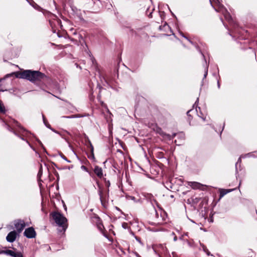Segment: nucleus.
<instances>
[{"mask_svg": "<svg viewBox=\"0 0 257 257\" xmlns=\"http://www.w3.org/2000/svg\"><path fill=\"white\" fill-rule=\"evenodd\" d=\"M13 75H15L17 78L26 79L32 82L40 80L45 77V75L40 71L27 70L23 72H16L7 74L5 77H8Z\"/></svg>", "mask_w": 257, "mask_h": 257, "instance_id": "obj_1", "label": "nucleus"}, {"mask_svg": "<svg viewBox=\"0 0 257 257\" xmlns=\"http://www.w3.org/2000/svg\"><path fill=\"white\" fill-rule=\"evenodd\" d=\"M52 217L58 226L62 228V230L65 231L67 228V220L65 217L59 212L52 214Z\"/></svg>", "mask_w": 257, "mask_h": 257, "instance_id": "obj_2", "label": "nucleus"}, {"mask_svg": "<svg viewBox=\"0 0 257 257\" xmlns=\"http://www.w3.org/2000/svg\"><path fill=\"white\" fill-rule=\"evenodd\" d=\"M24 235L28 238H33L35 237L36 233L34 228L30 227L25 229Z\"/></svg>", "mask_w": 257, "mask_h": 257, "instance_id": "obj_3", "label": "nucleus"}, {"mask_svg": "<svg viewBox=\"0 0 257 257\" xmlns=\"http://www.w3.org/2000/svg\"><path fill=\"white\" fill-rule=\"evenodd\" d=\"M14 225L19 232H21L26 226L25 221L21 219L15 221Z\"/></svg>", "mask_w": 257, "mask_h": 257, "instance_id": "obj_4", "label": "nucleus"}, {"mask_svg": "<svg viewBox=\"0 0 257 257\" xmlns=\"http://www.w3.org/2000/svg\"><path fill=\"white\" fill-rule=\"evenodd\" d=\"M93 221L96 223L97 227L99 231L103 233L104 228L100 218L98 216L94 217L93 218Z\"/></svg>", "mask_w": 257, "mask_h": 257, "instance_id": "obj_5", "label": "nucleus"}, {"mask_svg": "<svg viewBox=\"0 0 257 257\" xmlns=\"http://www.w3.org/2000/svg\"><path fill=\"white\" fill-rule=\"evenodd\" d=\"M108 191L109 190L108 189L107 193L105 194H104L103 190L101 188L99 189L98 193L100 197V200L102 204H103V203L105 202L106 200V199L108 198Z\"/></svg>", "mask_w": 257, "mask_h": 257, "instance_id": "obj_6", "label": "nucleus"}, {"mask_svg": "<svg viewBox=\"0 0 257 257\" xmlns=\"http://www.w3.org/2000/svg\"><path fill=\"white\" fill-rule=\"evenodd\" d=\"M17 237V232L15 231L10 232L6 237L7 240L9 242H14Z\"/></svg>", "mask_w": 257, "mask_h": 257, "instance_id": "obj_7", "label": "nucleus"}, {"mask_svg": "<svg viewBox=\"0 0 257 257\" xmlns=\"http://www.w3.org/2000/svg\"><path fill=\"white\" fill-rule=\"evenodd\" d=\"M216 11L222 13L224 15L225 18L228 21L230 20V16L223 6L220 7L218 10L216 9Z\"/></svg>", "mask_w": 257, "mask_h": 257, "instance_id": "obj_8", "label": "nucleus"}, {"mask_svg": "<svg viewBox=\"0 0 257 257\" xmlns=\"http://www.w3.org/2000/svg\"><path fill=\"white\" fill-rule=\"evenodd\" d=\"M94 172L99 178H101L103 177V172L101 168L96 166L94 169Z\"/></svg>", "mask_w": 257, "mask_h": 257, "instance_id": "obj_9", "label": "nucleus"}, {"mask_svg": "<svg viewBox=\"0 0 257 257\" xmlns=\"http://www.w3.org/2000/svg\"><path fill=\"white\" fill-rule=\"evenodd\" d=\"M188 185L194 189H199L202 186L200 183L196 182H189Z\"/></svg>", "mask_w": 257, "mask_h": 257, "instance_id": "obj_10", "label": "nucleus"}, {"mask_svg": "<svg viewBox=\"0 0 257 257\" xmlns=\"http://www.w3.org/2000/svg\"><path fill=\"white\" fill-rule=\"evenodd\" d=\"M0 112L5 113V108L1 100H0Z\"/></svg>", "mask_w": 257, "mask_h": 257, "instance_id": "obj_11", "label": "nucleus"}, {"mask_svg": "<svg viewBox=\"0 0 257 257\" xmlns=\"http://www.w3.org/2000/svg\"><path fill=\"white\" fill-rule=\"evenodd\" d=\"M7 253L8 254H9V255H10L11 256H13V257L15 256V254L16 253V252H15L14 251L11 250H7Z\"/></svg>", "mask_w": 257, "mask_h": 257, "instance_id": "obj_12", "label": "nucleus"}, {"mask_svg": "<svg viewBox=\"0 0 257 257\" xmlns=\"http://www.w3.org/2000/svg\"><path fill=\"white\" fill-rule=\"evenodd\" d=\"M88 144H89V147L90 148V150H91V152L92 153H93V150H94V148H93V147L92 145V144L91 143L90 141H88Z\"/></svg>", "mask_w": 257, "mask_h": 257, "instance_id": "obj_13", "label": "nucleus"}, {"mask_svg": "<svg viewBox=\"0 0 257 257\" xmlns=\"http://www.w3.org/2000/svg\"><path fill=\"white\" fill-rule=\"evenodd\" d=\"M14 257H23V255L21 253L17 252L15 253V256Z\"/></svg>", "mask_w": 257, "mask_h": 257, "instance_id": "obj_14", "label": "nucleus"}, {"mask_svg": "<svg viewBox=\"0 0 257 257\" xmlns=\"http://www.w3.org/2000/svg\"><path fill=\"white\" fill-rule=\"evenodd\" d=\"M43 121H44V123L45 124V125L48 127H50V125L49 124H46V118L45 117H44V116L43 115Z\"/></svg>", "mask_w": 257, "mask_h": 257, "instance_id": "obj_15", "label": "nucleus"}, {"mask_svg": "<svg viewBox=\"0 0 257 257\" xmlns=\"http://www.w3.org/2000/svg\"><path fill=\"white\" fill-rule=\"evenodd\" d=\"M61 156L62 158L63 159H64V160L66 161L67 162H69V163H70V161H69V160H67V159L66 158V157L65 156H64L63 155H61Z\"/></svg>", "mask_w": 257, "mask_h": 257, "instance_id": "obj_16", "label": "nucleus"}, {"mask_svg": "<svg viewBox=\"0 0 257 257\" xmlns=\"http://www.w3.org/2000/svg\"><path fill=\"white\" fill-rule=\"evenodd\" d=\"M81 168L82 170H83L84 171H86V172H88L87 168L85 166H82L81 167Z\"/></svg>", "mask_w": 257, "mask_h": 257, "instance_id": "obj_17", "label": "nucleus"}, {"mask_svg": "<svg viewBox=\"0 0 257 257\" xmlns=\"http://www.w3.org/2000/svg\"><path fill=\"white\" fill-rule=\"evenodd\" d=\"M122 226L123 228L126 229L127 228V224L126 223H123L122 224Z\"/></svg>", "mask_w": 257, "mask_h": 257, "instance_id": "obj_18", "label": "nucleus"}, {"mask_svg": "<svg viewBox=\"0 0 257 257\" xmlns=\"http://www.w3.org/2000/svg\"><path fill=\"white\" fill-rule=\"evenodd\" d=\"M105 185H106V186L107 188H109V186H110V182H109V181H106V183H105Z\"/></svg>", "mask_w": 257, "mask_h": 257, "instance_id": "obj_19", "label": "nucleus"}, {"mask_svg": "<svg viewBox=\"0 0 257 257\" xmlns=\"http://www.w3.org/2000/svg\"><path fill=\"white\" fill-rule=\"evenodd\" d=\"M207 73H208V70H207V68H206L205 70V73L204 74V78H206V77L207 75Z\"/></svg>", "mask_w": 257, "mask_h": 257, "instance_id": "obj_20", "label": "nucleus"}, {"mask_svg": "<svg viewBox=\"0 0 257 257\" xmlns=\"http://www.w3.org/2000/svg\"><path fill=\"white\" fill-rule=\"evenodd\" d=\"M65 117H66V118H74L76 116L75 115H71V116H64Z\"/></svg>", "mask_w": 257, "mask_h": 257, "instance_id": "obj_21", "label": "nucleus"}, {"mask_svg": "<svg viewBox=\"0 0 257 257\" xmlns=\"http://www.w3.org/2000/svg\"><path fill=\"white\" fill-rule=\"evenodd\" d=\"M191 111V110H189L187 111V114L188 116H190V112Z\"/></svg>", "mask_w": 257, "mask_h": 257, "instance_id": "obj_22", "label": "nucleus"}, {"mask_svg": "<svg viewBox=\"0 0 257 257\" xmlns=\"http://www.w3.org/2000/svg\"><path fill=\"white\" fill-rule=\"evenodd\" d=\"M177 236H175L174 237V241H176V240H177Z\"/></svg>", "mask_w": 257, "mask_h": 257, "instance_id": "obj_23", "label": "nucleus"}, {"mask_svg": "<svg viewBox=\"0 0 257 257\" xmlns=\"http://www.w3.org/2000/svg\"><path fill=\"white\" fill-rule=\"evenodd\" d=\"M41 173V169H40V171H39V174H40Z\"/></svg>", "mask_w": 257, "mask_h": 257, "instance_id": "obj_24", "label": "nucleus"}, {"mask_svg": "<svg viewBox=\"0 0 257 257\" xmlns=\"http://www.w3.org/2000/svg\"><path fill=\"white\" fill-rule=\"evenodd\" d=\"M207 254H208V255L210 254V253H209V251H208V252H207Z\"/></svg>", "mask_w": 257, "mask_h": 257, "instance_id": "obj_25", "label": "nucleus"}, {"mask_svg": "<svg viewBox=\"0 0 257 257\" xmlns=\"http://www.w3.org/2000/svg\"><path fill=\"white\" fill-rule=\"evenodd\" d=\"M202 117V118L204 120H205V118H204L203 117Z\"/></svg>", "mask_w": 257, "mask_h": 257, "instance_id": "obj_26", "label": "nucleus"}, {"mask_svg": "<svg viewBox=\"0 0 257 257\" xmlns=\"http://www.w3.org/2000/svg\"><path fill=\"white\" fill-rule=\"evenodd\" d=\"M218 87H219V83L218 82Z\"/></svg>", "mask_w": 257, "mask_h": 257, "instance_id": "obj_27", "label": "nucleus"}]
</instances>
